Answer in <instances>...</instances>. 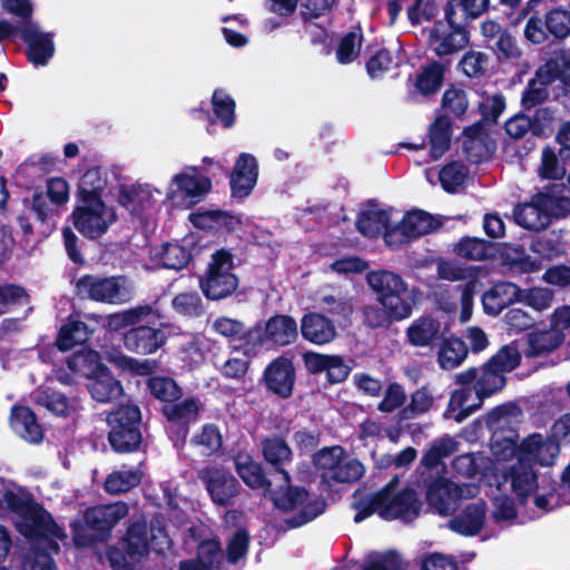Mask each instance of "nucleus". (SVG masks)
<instances>
[{"label": "nucleus", "mask_w": 570, "mask_h": 570, "mask_svg": "<svg viewBox=\"0 0 570 570\" xmlns=\"http://www.w3.org/2000/svg\"><path fill=\"white\" fill-rule=\"evenodd\" d=\"M212 107L215 118L210 116L209 111L203 108L199 109V111L204 114L212 124L218 120L226 129L232 128L235 125L236 102L225 90H214L212 96Z\"/></svg>", "instance_id": "obj_43"}, {"label": "nucleus", "mask_w": 570, "mask_h": 570, "mask_svg": "<svg viewBox=\"0 0 570 570\" xmlns=\"http://www.w3.org/2000/svg\"><path fill=\"white\" fill-rule=\"evenodd\" d=\"M296 368L293 358L283 354L273 358L264 368L261 383L267 393L281 400L292 397L296 383Z\"/></svg>", "instance_id": "obj_13"}, {"label": "nucleus", "mask_w": 570, "mask_h": 570, "mask_svg": "<svg viewBox=\"0 0 570 570\" xmlns=\"http://www.w3.org/2000/svg\"><path fill=\"white\" fill-rule=\"evenodd\" d=\"M166 342L164 331L155 325H138L130 327L122 335L127 351L147 355L157 352Z\"/></svg>", "instance_id": "obj_19"}, {"label": "nucleus", "mask_w": 570, "mask_h": 570, "mask_svg": "<svg viewBox=\"0 0 570 570\" xmlns=\"http://www.w3.org/2000/svg\"><path fill=\"white\" fill-rule=\"evenodd\" d=\"M515 223L529 230L541 232L550 225L543 206L540 204L538 193L529 203L518 204L513 209Z\"/></svg>", "instance_id": "obj_34"}, {"label": "nucleus", "mask_w": 570, "mask_h": 570, "mask_svg": "<svg viewBox=\"0 0 570 570\" xmlns=\"http://www.w3.org/2000/svg\"><path fill=\"white\" fill-rule=\"evenodd\" d=\"M355 225L363 236L376 238L383 233L385 243L393 244L392 237L396 233V226H391V215L387 210L377 207L363 210L357 215Z\"/></svg>", "instance_id": "obj_22"}, {"label": "nucleus", "mask_w": 570, "mask_h": 570, "mask_svg": "<svg viewBox=\"0 0 570 570\" xmlns=\"http://www.w3.org/2000/svg\"><path fill=\"white\" fill-rule=\"evenodd\" d=\"M235 469L243 482L253 490L272 492V481L267 478L263 465L248 454H238L235 458Z\"/></svg>", "instance_id": "obj_35"}, {"label": "nucleus", "mask_w": 570, "mask_h": 570, "mask_svg": "<svg viewBox=\"0 0 570 570\" xmlns=\"http://www.w3.org/2000/svg\"><path fill=\"white\" fill-rule=\"evenodd\" d=\"M524 298L523 291L512 282H499L482 295V306L487 315L498 316L504 308Z\"/></svg>", "instance_id": "obj_24"}, {"label": "nucleus", "mask_w": 570, "mask_h": 570, "mask_svg": "<svg viewBox=\"0 0 570 570\" xmlns=\"http://www.w3.org/2000/svg\"><path fill=\"white\" fill-rule=\"evenodd\" d=\"M548 87L535 75L529 79L521 94V110L529 112L543 107L542 105L549 99Z\"/></svg>", "instance_id": "obj_55"}, {"label": "nucleus", "mask_w": 570, "mask_h": 570, "mask_svg": "<svg viewBox=\"0 0 570 570\" xmlns=\"http://www.w3.org/2000/svg\"><path fill=\"white\" fill-rule=\"evenodd\" d=\"M366 281L380 305H365L362 308L366 327L387 330L392 324L411 317L415 299L401 275L379 269L370 272Z\"/></svg>", "instance_id": "obj_1"}, {"label": "nucleus", "mask_w": 570, "mask_h": 570, "mask_svg": "<svg viewBox=\"0 0 570 570\" xmlns=\"http://www.w3.org/2000/svg\"><path fill=\"white\" fill-rule=\"evenodd\" d=\"M553 120L554 112L550 107H540L532 115L521 110L504 122V131L514 140L524 138L527 134L542 139L548 137Z\"/></svg>", "instance_id": "obj_15"}, {"label": "nucleus", "mask_w": 570, "mask_h": 570, "mask_svg": "<svg viewBox=\"0 0 570 570\" xmlns=\"http://www.w3.org/2000/svg\"><path fill=\"white\" fill-rule=\"evenodd\" d=\"M345 458V450L341 445L324 446L312 455V463L321 471V482L324 483L341 461Z\"/></svg>", "instance_id": "obj_51"}, {"label": "nucleus", "mask_w": 570, "mask_h": 570, "mask_svg": "<svg viewBox=\"0 0 570 570\" xmlns=\"http://www.w3.org/2000/svg\"><path fill=\"white\" fill-rule=\"evenodd\" d=\"M394 481H390L380 493L384 494L383 511L381 518L387 521L400 519L404 522H411L420 515L422 502L415 489L405 487L395 492Z\"/></svg>", "instance_id": "obj_12"}, {"label": "nucleus", "mask_w": 570, "mask_h": 570, "mask_svg": "<svg viewBox=\"0 0 570 570\" xmlns=\"http://www.w3.org/2000/svg\"><path fill=\"white\" fill-rule=\"evenodd\" d=\"M452 254L465 262H484L494 259L498 254V244L474 236H462L452 246Z\"/></svg>", "instance_id": "obj_27"}, {"label": "nucleus", "mask_w": 570, "mask_h": 570, "mask_svg": "<svg viewBox=\"0 0 570 570\" xmlns=\"http://www.w3.org/2000/svg\"><path fill=\"white\" fill-rule=\"evenodd\" d=\"M89 392L99 403H109L119 399L124 389L107 366H100L89 384Z\"/></svg>", "instance_id": "obj_38"}, {"label": "nucleus", "mask_w": 570, "mask_h": 570, "mask_svg": "<svg viewBox=\"0 0 570 570\" xmlns=\"http://www.w3.org/2000/svg\"><path fill=\"white\" fill-rule=\"evenodd\" d=\"M444 20L449 26V31H442L444 26L441 20L435 21L429 35V45L434 55L441 59L463 50L470 42V31L466 23L456 20L452 14V9L444 10Z\"/></svg>", "instance_id": "obj_9"}, {"label": "nucleus", "mask_w": 570, "mask_h": 570, "mask_svg": "<svg viewBox=\"0 0 570 570\" xmlns=\"http://www.w3.org/2000/svg\"><path fill=\"white\" fill-rule=\"evenodd\" d=\"M26 45L24 55L33 67H45L56 52L55 33L42 31L38 23L21 24L19 35Z\"/></svg>", "instance_id": "obj_16"}, {"label": "nucleus", "mask_w": 570, "mask_h": 570, "mask_svg": "<svg viewBox=\"0 0 570 570\" xmlns=\"http://www.w3.org/2000/svg\"><path fill=\"white\" fill-rule=\"evenodd\" d=\"M363 32L360 26L353 27L340 40L336 48V60L341 65L353 62L360 55Z\"/></svg>", "instance_id": "obj_53"}, {"label": "nucleus", "mask_w": 570, "mask_h": 570, "mask_svg": "<svg viewBox=\"0 0 570 570\" xmlns=\"http://www.w3.org/2000/svg\"><path fill=\"white\" fill-rule=\"evenodd\" d=\"M17 528L30 542L31 560L28 570H57L53 560V554L60 551L57 539L65 534L52 515L38 503Z\"/></svg>", "instance_id": "obj_2"}, {"label": "nucleus", "mask_w": 570, "mask_h": 570, "mask_svg": "<svg viewBox=\"0 0 570 570\" xmlns=\"http://www.w3.org/2000/svg\"><path fill=\"white\" fill-rule=\"evenodd\" d=\"M299 332L305 341L314 345L328 344L337 335L334 321L317 312H308L303 315Z\"/></svg>", "instance_id": "obj_25"}, {"label": "nucleus", "mask_w": 570, "mask_h": 570, "mask_svg": "<svg viewBox=\"0 0 570 570\" xmlns=\"http://www.w3.org/2000/svg\"><path fill=\"white\" fill-rule=\"evenodd\" d=\"M191 170L193 174L180 173L174 177L176 189L173 190V194L180 193L184 198L198 200L210 190L212 180L207 176L198 175L196 168Z\"/></svg>", "instance_id": "obj_42"}, {"label": "nucleus", "mask_w": 570, "mask_h": 570, "mask_svg": "<svg viewBox=\"0 0 570 570\" xmlns=\"http://www.w3.org/2000/svg\"><path fill=\"white\" fill-rule=\"evenodd\" d=\"M441 107L455 118L462 117L469 107V100L465 90L451 85L443 92Z\"/></svg>", "instance_id": "obj_64"}, {"label": "nucleus", "mask_w": 570, "mask_h": 570, "mask_svg": "<svg viewBox=\"0 0 570 570\" xmlns=\"http://www.w3.org/2000/svg\"><path fill=\"white\" fill-rule=\"evenodd\" d=\"M450 60L446 63L440 61H432L422 68V71L416 76L415 88L423 96H431L438 92L443 82L444 76Z\"/></svg>", "instance_id": "obj_45"}, {"label": "nucleus", "mask_w": 570, "mask_h": 570, "mask_svg": "<svg viewBox=\"0 0 570 570\" xmlns=\"http://www.w3.org/2000/svg\"><path fill=\"white\" fill-rule=\"evenodd\" d=\"M234 255L227 248H219L210 255V261L198 284L204 296L209 301H220L232 296L239 285L234 273Z\"/></svg>", "instance_id": "obj_6"}, {"label": "nucleus", "mask_w": 570, "mask_h": 570, "mask_svg": "<svg viewBox=\"0 0 570 570\" xmlns=\"http://www.w3.org/2000/svg\"><path fill=\"white\" fill-rule=\"evenodd\" d=\"M538 174L542 179L548 180H558L564 177L566 168L560 163L559 156L553 147L546 146L542 149Z\"/></svg>", "instance_id": "obj_61"}, {"label": "nucleus", "mask_w": 570, "mask_h": 570, "mask_svg": "<svg viewBox=\"0 0 570 570\" xmlns=\"http://www.w3.org/2000/svg\"><path fill=\"white\" fill-rule=\"evenodd\" d=\"M197 478L216 507L234 505L240 484L229 470L218 465H205L198 470Z\"/></svg>", "instance_id": "obj_10"}, {"label": "nucleus", "mask_w": 570, "mask_h": 570, "mask_svg": "<svg viewBox=\"0 0 570 570\" xmlns=\"http://www.w3.org/2000/svg\"><path fill=\"white\" fill-rule=\"evenodd\" d=\"M146 390L161 406L183 397V389L177 381L167 375H150L146 380Z\"/></svg>", "instance_id": "obj_41"}, {"label": "nucleus", "mask_w": 570, "mask_h": 570, "mask_svg": "<svg viewBox=\"0 0 570 570\" xmlns=\"http://www.w3.org/2000/svg\"><path fill=\"white\" fill-rule=\"evenodd\" d=\"M121 547L128 558L132 561H138L148 556L149 546V531L146 522L135 521L126 530L121 540Z\"/></svg>", "instance_id": "obj_37"}, {"label": "nucleus", "mask_w": 570, "mask_h": 570, "mask_svg": "<svg viewBox=\"0 0 570 570\" xmlns=\"http://www.w3.org/2000/svg\"><path fill=\"white\" fill-rule=\"evenodd\" d=\"M125 502L96 505L85 512V525L88 531V542L105 541L110 537L112 528L128 514Z\"/></svg>", "instance_id": "obj_14"}, {"label": "nucleus", "mask_w": 570, "mask_h": 570, "mask_svg": "<svg viewBox=\"0 0 570 570\" xmlns=\"http://www.w3.org/2000/svg\"><path fill=\"white\" fill-rule=\"evenodd\" d=\"M559 188L558 191H561L564 188V185H552L546 188L544 191H539V200L543 206L544 212L550 218V223L552 218H564L570 215V197L557 195L554 189Z\"/></svg>", "instance_id": "obj_48"}, {"label": "nucleus", "mask_w": 570, "mask_h": 570, "mask_svg": "<svg viewBox=\"0 0 570 570\" xmlns=\"http://www.w3.org/2000/svg\"><path fill=\"white\" fill-rule=\"evenodd\" d=\"M434 399L426 386H422L411 394L410 403L400 412L402 420L414 419L426 413L433 405Z\"/></svg>", "instance_id": "obj_63"}, {"label": "nucleus", "mask_w": 570, "mask_h": 570, "mask_svg": "<svg viewBox=\"0 0 570 570\" xmlns=\"http://www.w3.org/2000/svg\"><path fill=\"white\" fill-rule=\"evenodd\" d=\"M171 305L176 313L190 318L200 317L205 313L203 299L197 292L178 293Z\"/></svg>", "instance_id": "obj_58"}, {"label": "nucleus", "mask_w": 570, "mask_h": 570, "mask_svg": "<svg viewBox=\"0 0 570 570\" xmlns=\"http://www.w3.org/2000/svg\"><path fill=\"white\" fill-rule=\"evenodd\" d=\"M442 227V222L430 213L422 209L409 212L396 226L402 236L406 239L433 233Z\"/></svg>", "instance_id": "obj_31"}, {"label": "nucleus", "mask_w": 570, "mask_h": 570, "mask_svg": "<svg viewBox=\"0 0 570 570\" xmlns=\"http://www.w3.org/2000/svg\"><path fill=\"white\" fill-rule=\"evenodd\" d=\"M264 336L267 347L288 346L298 337L297 322L291 315L274 314L265 322Z\"/></svg>", "instance_id": "obj_23"}, {"label": "nucleus", "mask_w": 570, "mask_h": 570, "mask_svg": "<svg viewBox=\"0 0 570 570\" xmlns=\"http://www.w3.org/2000/svg\"><path fill=\"white\" fill-rule=\"evenodd\" d=\"M94 330L83 321L72 315L67 317L65 324L59 328L55 345L60 352H68L77 345L87 343Z\"/></svg>", "instance_id": "obj_32"}, {"label": "nucleus", "mask_w": 570, "mask_h": 570, "mask_svg": "<svg viewBox=\"0 0 570 570\" xmlns=\"http://www.w3.org/2000/svg\"><path fill=\"white\" fill-rule=\"evenodd\" d=\"M570 36V10L563 7L548 9L543 16H529L523 28L524 40L532 46L559 43Z\"/></svg>", "instance_id": "obj_7"}, {"label": "nucleus", "mask_w": 570, "mask_h": 570, "mask_svg": "<svg viewBox=\"0 0 570 570\" xmlns=\"http://www.w3.org/2000/svg\"><path fill=\"white\" fill-rule=\"evenodd\" d=\"M261 446L264 460L276 473L288 481L289 472L285 469V464L292 462L293 451L286 440L279 435L267 436L262 440Z\"/></svg>", "instance_id": "obj_30"}, {"label": "nucleus", "mask_w": 570, "mask_h": 570, "mask_svg": "<svg viewBox=\"0 0 570 570\" xmlns=\"http://www.w3.org/2000/svg\"><path fill=\"white\" fill-rule=\"evenodd\" d=\"M258 179V164L252 154L242 153L229 176L230 195L243 199L250 195Z\"/></svg>", "instance_id": "obj_18"}, {"label": "nucleus", "mask_w": 570, "mask_h": 570, "mask_svg": "<svg viewBox=\"0 0 570 570\" xmlns=\"http://www.w3.org/2000/svg\"><path fill=\"white\" fill-rule=\"evenodd\" d=\"M29 302L30 295L23 286L0 282V315L10 312L13 306L26 305Z\"/></svg>", "instance_id": "obj_56"}, {"label": "nucleus", "mask_w": 570, "mask_h": 570, "mask_svg": "<svg viewBox=\"0 0 570 570\" xmlns=\"http://www.w3.org/2000/svg\"><path fill=\"white\" fill-rule=\"evenodd\" d=\"M154 312L151 305H138L126 311L110 315V324L115 328L134 327L144 325L142 322L148 318ZM148 322L145 324L147 325Z\"/></svg>", "instance_id": "obj_59"}, {"label": "nucleus", "mask_w": 570, "mask_h": 570, "mask_svg": "<svg viewBox=\"0 0 570 570\" xmlns=\"http://www.w3.org/2000/svg\"><path fill=\"white\" fill-rule=\"evenodd\" d=\"M108 442L118 454H130L142 445V415L136 404H120L107 415Z\"/></svg>", "instance_id": "obj_5"}, {"label": "nucleus", "mask_w": 570, "mask_h": 570, "mask_svg": "<svg viewBox=\"0 0 570 570\" xmlns=\"http://www.w3.org/2000/svg\"><path fill=\"white\" fill-rule=\"evenodd\" d=\"M438 347V361L443 370L458 367L465 360L469 352L463 340L459 337L445 338V335Z\"/></svg>", "instance_id": "obj_47"}, {"label": "nucleus", "mask_w": 570, "mask_h": 570, "mask_svg": "<svg viewBox=\"0 0 570 570\" xmlns=\"http://www.w3.org/2000/svg\"><path fill=\"white\" fill-rule=\"evenodd\" d=\"M510 478L512 490L520 501H524L537 489L538 476L533 464L524 458H519L511 466Z\"/></svg>", "instance_id": "obj_39"}, {"label": "nucleus", "mask_w": 570, "mask_h": 570, "mask_svg": "<svg viewBox=\"0 0 570 570\" xmlns=\"http://www.w3.org/2000/svg\"><path fill=\"white\" fill-rule=\"evenodd\" d=\"M125 276L85 274L75 281V294L81 299L115 304L121 301Z\"/></svg>", "instance_id": "obj_11"}, {"label": "nucleus", "mask_w": 570, "mask_h": 570, "mask_svg": "<svg viewBox=\"0 0 570 570\" xmlns=\"http://www.w3.org/2000/svg\"><path fill=\"white\" fill-rule=\"evenodd\" d=\"M564 334L557 328L531 331L527 335V357H540L549 355L559 348L564 342Z\"/></svg>", "instance_id": "obj_33"}, {"label": "nucleus", "mask_w": 570, "mask_h": 570, "mask_svg": "<svg viewBox=\"0 0 570 570\" xmlns=\"http://www.w3.org/2000/svg\"><path fill=\"white\" fill-rule=\"evenodd\" d=\"M144 473L139 469L117 470L109 473L104 489L109 494L126 493L141 483Z\"/></svg>", "instance_id": "obj_49"}, {"label": "nucleus", "mask_w": 570, "mask_h": 570, "mask_svg": "<svg viewBox=\"0 0 570 570\" xmlns=\"http://www.w3.org/2000/svg\"><path fill=\"white\" fill-rule=\"evenodd\" d=\"M521 363L519 351L511 346H502L492 355L480 370V375L473 386L479 402L459 411L456 422H462L483 404V401L502 391L507 384L505 373L515 370Z\"/></svg>", "instance_id": "obj_3"}, {"label": "nucleus", "mask_w": 570, "mask_h": 570, "mask_svg": "<svg viewBox=\"0 0 570 570\" xmlns=\"http://www.w3.org/2000/svg\"><path fill=\"white\" fill-rule=\"evenodd\" d=\"M69 218L83 237L97 240L117 220V215L114 208L108 207L104 200H98V203L77 200Z\"/></svg>", "instance_id": "obj_8"}, {"label": "nucleus", "mask_w": 570, "mask_h": 570, "mask_svg": "<svg viewBox=\"0 0 570 570\" xmlns=\"http://www.w3.org/2000/svg\"><path fill=\"white\" fill-rule=\"evenodd\" d=\"M468 175V167L462 161L454 160L448 163L440 169L439 180L446 193L454 194L464 185Z\"/></svg>", "instance_id": "obj_54"}, {"label": "nucleus", "mask_w": 570, "mask_h": 570, "mask_svg": "<svg viewBox=\"0 0 570 570\" xmlns=\"http://www.w3.org/2000/svg\"><path fill=\"white\" fill-rule=\"evenodd\" d=\"M564 232L562 229L544 230L532 237L530 249L543 259H552L566 252Z\"/></svg>", "instance_id": "obj_40"}, {"label": "nucleus", "mask_w": 570, "mask_h": 570, "mask_svg": "<svg viewBox=\"0 0 570 570\" xmlns=\"http://www.w3.org/2000/svg\"><path fill=\"white\" fill-rule=\"evenodd\" d=\"M191 253L185 246L178 243H166L159 253V261L167 269L180 271L185 268L191 259Z\"/></svg>", "instance_id": "obj_57"}, {"label": "nucleus", "mask_w": 570, "mask_h": 570, "mask_svg": "<svg viewBox=\"0 0 570 570\" xmlns=\"http://www.w3.org/2000/svg\"><path fill=\"white\" fill-rule=\"evenodd\" d=\"M462 489L446 478H436L428 487L426 502L440 515H448L462 498Z\"/></svg>", "instance_id": "obj_21"}, {"label": "nucleus", "mask_w": 570, "mask_h": 570, "mask_svg": "<svg viewBox=\"0 0 570 570\" xmlns=\"http://www.w3.org/2000/svg\"><path fill=\"white\" fill-rule=\"evenodd\" d=\"M106 185L107 181L102 176L100 168H89L80 178L77 190V200L96 203H98V200H104L102 193Z\"/></svg>", "instance_id": "obj_46"}, {"label": "nucleus", "mask_w": 570, "mask_h": 570, "mask_svg": "<svg viewBox=\"0 0 570 570\" xmlns=\"http://www.w3.org/2000/svg\"><path fill=\"white\" fill-rule=\"evenodd\" d=\"M269 494L276 510L284 513L297 511L285 519V523L291 529H297L312 522L323 514L327 507L324 498L316 497L309 499V492L305 487L292 484L291 475L288 481L283 479V483L278 489H272Z\"/></svg>", "instance_id": "obj_4"}, {"label": "nucleus", "mask_w": 570, "mask_h": 570, "mask_svg": "<svg viewBox=\"0 0 570 570\" xmlns=\"http://www.w3.org/2000/svg\"><path fill=\"white\" fill-rule=\"evenodd\" d=\"M488 56L482 51L469 50L460 59L458 67L468 78L480 79L487 75Z\"/></svg>", "instance_id": "obj_60"}, {"label": "nucleus", "mask_w": 570, "mask_h": 570, "mask_svg": "<svg viewBox=\"0 0 570 570\" xmlns=\"http://www.w3.org/2000/svg\"><path fill=\"white\" fill-rule=\"evenodd\" d=\"M445 335V328L432 314L413 320L405 330V343L415 348L435 350Z\"/></svg>", "instance_id": "obj_17"}, {"label": "nucleus", "mask_w": 570, "mask_h": 570, "mask_svg": "<svg viewBox=\"0 0 570 570\" xmlns=\"http://www.w3.org/2000/svg\"><path fill=\"white\" fill-rule=\"evenodd\" d=\"M160 412L169 423L177 424L183 438H186L189 425L199 419L200 402L197 397L189 396L168 405H163Z\"/></svg>", "instance_id": "obj_26"}, {"label": "nucleus", "mask_w": 570, "mask_h": 570, "mask_svg": "<svg viewBox=\"0 0 570 570\" xmlns=\"http://www.w3.org/2000/svg\"><path fill=\"white\" fill-rule=\"evenodd\" d=\"M151 194L141 185H121L118 203L132 214H139L150 204Z\"/></svg>", "instance_id": "obj_50"}, {"label": "nucleus", "mask_w": 570, "mask_h": 570, "mask_svg": "<svg viewBox=\"0 0 570 570\" xmlns=\"http://www.w3.org/2000/svg\"><path fill=\"white\" fill-rule=\"evenodd\" d=\"M452 124L449 115H441L430 126V156L433 160L440 159L450 148Z\"/></svg>", "instance_id": "obj_44"}, {"label": "nucleus", "mask_w": 570, "mask_h": 570, "mask_svg": "<svg viewBox=\"0 0 570 570\" xmlns=\"http://www.w3.org/2000/svg\"><path fill=\"white\" fill-rule=\"evenodd\" d=\"M534 75L543 85H552L560 81L563 95H570V51L559 48L551 52L549 58L538 67Z\"/></svg>", "instance_id": "obj_20"}, {"label": "nucleus", "mask_w": 570, "mask_h": 570, "mask_svg": "<svg viewBox=\"0 0 570 570\" xmlns=\"http://www.w3.org/2000/svg\"><path fill=\"white\" fill-rule=\"evenodd\" d=\"M365 468L357 459H350L341 461L336 468L331 472L324 484L331 487L334 483L337 484H351L357 482L363 478Z\"/></svg>", "instance_id": "obj_52"}, {"label": "nucleus", "mask_w": 570, "mask_h": 570, "mask_svg": "<svg viewBox=\"0 0 570 570\" xmlns=\"http://www.w3.org/2000/svg\"><path fill=\"white\" fill-rule=\"evenodd\" d=\"M10 425L12 430L29 443H40L43 430L38 423L33 410L27 405L14 404L10 411Z\"/></svg>", "instance_id": "obj_28"}, {"label": "nucleus", "mask_w": 570, "mask_h": 570, "mask_svg": "<svg viewBox=\"0 0 570 570\" xmlns=\"http://www.w3.org/2000/svg\"><path fill=\"white\" fill-rule=\"evenodd\" d=\"M36 401L37 404L46 407L55 415L66 416L68 414L69 403L67 396L49 386L38 391Z\"/></svg>", "instance_id": "obj_62"}, {"label": "nucleus", "mask_w": 570, "mask_h": 570, "mask_svg": "<svg viewBox=\"0 0 570 570\" xmlns=\"http://www.w3.org/2000/svg\"><path fill=\"white\" fill-rule=\"evenodd\" d=\"M508 445L503 449V452L509 451L507 455L517 454L519 458H524V460H529L531 463L538 462L540 465H550L553 462V455H551L550 460H546L541 458L542 452L549 448L542 440V435L539 433H533L525 438L519 445L517 441L513 439L507 440Z\"/></svg>", "instance_id": "obj_36"}, {"label": "nucleus", "mask_w": 570, "mask_h": 570, "mask_svg": "<svg viewBox=\"0 0 570 570\" xmlns=\"http://www.w3.org/2000/svg\"><path fill=\"white\" fill-rule=\"evenodd\" d=\"M485 515L487 503L483 500L469 503L460 514L449 521V527L461 535L474 537L483 529Z\"/></svg>", "instance_id": "obj_29"}]
</instances>
